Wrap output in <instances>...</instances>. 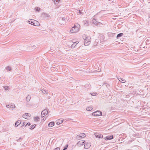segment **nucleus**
I'll use <instances>...</instances> for the list:
<instances>
[{
  "label": "nucleus",
  "instance_id": "23",
  "mask_svg": "<svg viewBox=\"0 0 150 150\" xmlns=\"http://www.w3.org/2000/svg\"><path fill=\"white\" fill-rule=\"evenodd\" d=\"M34 21L35 23V25H34L35 26H38L39 25V23L36 21L35 20Z\"/></svg>",
  "mask_w": 150,
  "mask_h": 150
},
{
  "label": "nucleus",
  "instance_id": "19",
  "mask_svg": "<svg viewBox=\"0 0 150 150\" xmlns=\"http://www.w3.org/2000/svg\"><path fill=\"white\" fill-rule=\"evenodd\" d=\"M90 41H88L86 39H85L84 40V44L88 45L90 44Z\"/></svg>",
  "mask_w": 150,
  "mask_h": 150
},
{
  "label": "nucleus",
  "instance_id": "29",
  "mask_svg": "<svg viewBox=\"0 0 150 150\" xmlns=\"http://www.w3.org/2000/svg\"><path fill=\"white\" fill-rule=\"evenodd\" d=\"M55 4H56L58 3L60 1V0H53Z\"/></svg>",
  "mask_w": 150,
  "mask_h": 150
},
{
  "label": "nucleus",
  "instance_id": "35",
  "mask_svg": "<svg viewBox=\"0 0 150 150\" xmlns=\"http://www.w3.org/2000/svg\"><path fill=\"white\" fill-rule=\"evenodd\" d=\"M35 9L36 11H40V8L38 7H36Z\"/></svg>",
  "mask_w": 150,
  "mask_h": 150
},
{
  "label": "nucleus",
  "instance_id": "44",
  "mask_svg": "<svg viewBox=\"0 0 150 150\" xmlns=\"http://www.w3.org/2000/svg\"><path fill=\"white\" fill-rule=\"evenodd\" d=\"M101 43V41L100 40H99V42L98 43V45H100V44Z\"/></svg>",
  "mask_w": 150,
  "mask_h": 150
},
{
  "label": "nucleus",
  "instance_id": "1",
  "mask_svg": "<svg viewBox=\"0 0 150 150\" xmlns=\"http://www.w3.org/2000/svg\"><path fill=\"white\" fill-rule=\"evenodd\" d=\"M80 25L78 23L74 24V26L73 27L70 31L72 33H74L78 32L80 28Z\"/></svg>",
  "mask_w": 150,
  "mask_h": 150
},
{
  "label": "nucleus",
  "instance_id": "30",
  "mask_svg": "<svg viewBox=\"0 0 150 150\" xmlns=\"http://www.w3.org/2000/svg\"><path fill=\"white\" fill-rule=\"evenodd\" d=\"M109 3L111 4L112 3H115L116 2V0H109Z\"/></svg>",
  "mask_w": 150,
  "mask_h": 150
},
{
  "label": "nucleus",
  "instance_id": "26",
  "mask_svg": "<svg viewBox=\"0 0 150 150\" xmlns=\"http://www.w3.org/2000/svg\"><path fill=\"white\" fill-rule=\"evenodd\" d=\"M76 42H75L74 43L71 45V48H73L75 47L76 44H77V43H76Z\"/></svg>",
  "mask_w": 150,
  "mask_h": 150
},
{
  "label": "nucleus",
  "instance_id": "24",
  "mask_svg": "<svg viewBox=\"0 0 150 150\" xmlns=\"http://www.w3.org/2000/svg\"><path fill=\"white\" fill-rule=\"evenodd\" d=\"M6 70L7 71H10L11 70V68L10 66H8L6 68Z\"/></svg>",
  "mask_w": 150,
  "mask_h": 150
},
{
  "label": "nucleus",
  "instance_id": "32",
  "mask_svg": "<svg viewBox=\"0 0 150 150\" xmlns=\"http://www.w3.org/2000/svg\"><path fill=\"white\" fill-rule=\"evenodd\" d=\"M91 95L93 96H96L98 95V93L96 92L91 93Z\"/></svg>",
  "mask_w": 150,
  "mask_h": 150
},
{
  "label": "nucleus",
  "instance_id": "38",
  "mask_svg": "<svg viewBox=\"0 0 150 150\" xmlns=\"http://www.w3.org/2000/svg\"><path fill=\"white\" fill-rule=\"evenodd\" d=\"M102 25V24L101 23L99 22H98L97 26L99 25V26H101V25Z\"/></svg>",
  "mask_w": 150,
  "mask_h": 150
},
{
  "label": "nucleus",
  "instance_id": "49",
  "mask_svg": "<svg viewBox=\"0 0 150 150\" xmlns=\"http://www.w3.org/2000/svg\"><path fill=\"white\" fill-rule=\"evenodd\" d=\"M109 86V85H106V86L107 87H108V86Z\"/></svg>",
  "mask_w": 150,
  "mask_h": 150
},
{
  "label": "nucleus",
  "instance_id": "3",
  "mask_svg": "<svg viewBox=\"0 0 150 150\" xmlns=\"http://www.w3.org/2000/svg\"><path fill=\"white\" fill-rule=\"evenodd\" d=\"M86 136V135L85 134L83 133H82L77 135L76 137V139L78 140H80L82 138L85 137Z\"/></svg>",
  "mask_w": 150,
  "mask_h": 150
},
{
  "label": "nucleus",
  "instance_id": "27",
  "mask_svg": "<svg viewBox=\"0 0 150 150\" xmlns=\"http://www.w3.org/2000/svg\"><path fill=\"white\" fill-rule=\"evenodd\" d=\"M32 105V104L31 103L28 102H27L26 103V106L27 107H29L30 106Z\"/></svg>",
  "mask_w": 150,
  "mask_h": 150
},
{
  "label": "nucleus",
  "instance_id": "25",
  "mask_svg": "<svg viewBox=\"0 0 150 150\" xmlns=\"http://www.w3.org/2000/svg\"><path fill=\"white\" fill-rule=\"evenodd\" d=\"M36 126V125H32L30 127V129H31V130H32L33 129H34V128Z\"/></svg>",
  "mask_w": 150,
  "mask_h": 150
},
{
  "label": "nucleus",
  "instance_id": "36",
  "mask_svg": "<svg viewBox=\"0 0 150 150\" xmlns=\"http://www.w3.org/2000/svg\"><path fill=\"white\" fill-rule=\"evenodd\" d=\"M34 119L36 121H38L40 119V118L38 117L37 116L35 117Z\"/></svg>",
  "mask_w": 150,
  "mask_h": 150
},
{
  "label": "nucleus",
  "instance_id": "46",
  "mask_svg": "<svg viewBox=\"0 0 150 150\" xmlns=\"http://www.w3.org/2000/svg\"><path fill=\"white\" fill-rule=\"evenodd\" d=\"M45 119H46V118L45 117H44L43 119V120H45Z\"/></svg>",
  "mask_w": 150,
  "mask_h": 150
},
{
  "label": "nucleus",
  "instance_id": "47",
  "mask_svg": "<svg viewBox=\"0 0 150 150\" xmlns=\"http://www.w3.org/2000/svg\"><path fill=\"white\" fill-rule=\"evenodd\" d=\"M109 86V85H106V86L107 87H108V86Z\"/></svg>",
  "mask_w": 150,
  "mask_h": 150
},
{
  "label": "nucleus",
  "instance_id": "21",
  "mask_svg": "<svg viewBox=\"0 0 150 150\" xmlns=\"http://www.w3.org/2000/svg\"><path fill=\"white\" fill-rule=\"evenodd\" d=\"M31 98V97L29 95L26 98V100L27 102H29Z\"/></svg>",
  "mask_w": 150,
  "mask_h": 150
},
{
  "label": "nucleus",
  "instance_id": "7",
  "mask_svg": "<svg viewBox=\"0 0 150 150\" xmlns=\"http://www.w3.org/2000/svg\"><path fill=\"white\" fill-rule=\"evenodd\" d=\"M48 113V111L47 110L44 109L41 112V115H42V117L46 115Z\"/></svg>",
  "mask_w": 150,
  "mask_h": 150
},
{
  "label": "nucleus",
  "instance_id": "10",
  "mask_svg": "<svg viewBox=\"0 0 150 150\" xmlns=\"http://www.w3.org/2000/svg\"><path fill=\"white\" fill-rule=\"evenodd\" d=\"M95 135L96 137H98L99 138H102L103 137V135L98 133H95Z\"/></svg>",
  "mask_w": 150,
  "mask_h": 150
},
{
  "label": "nucleus",
  "instance_id": "6",
  "mask_svg": "<svg viewBox=\"0 0 150 150\" xmlns=\"http://www.w3.org/2000/svg\"><path fill=\"white\" fill-rule=\"evenodd\" d=\"M31 116V115L30 114L28 113H26L23 115V117L26 119H28Z\"/></svg>",
  "mask_w": 150,
  "mask_h": 150
},
{
  "label": "nucleus",
  "instance_id": "11",
  "mask_svg": "<svg viewBox=\"0 0 150 150\" xmlns=\"http://www.w3.org/2000/svg\"><path fill=\"white\" fill-rule=\"evenodd\" d=\"M21 120H17L15 123V127H17L18 126L21 124Z\"/></svg>",
  "mask_w": 150,
  "mask_h": 150
},
{
  "label": "nucleus",
  "instance_id": "40",
  "mask_svg": "<svg viewBox=\"0 0 150 150\" xmlns=\"http://www.w3.org/2000/svg\"><path fill=\"white\" fill-rule=\"evenodd\" d=\"M25 123L24 122H23V123H22V125L21 127V128L23 127V126L25 125Z\"/></svg>",
  "mask_w": 150,
  "mask_h": 150
},
{
  "label": "nucleus",
  "instance_id": "17",
  "mask_svg": "<svg viewBox=\"0 0 150 150\" xmlns=\"http://www.w3.org/2000/svg\"><path fill=\"white\" fill-rule=\"evenodd\" d=\"M99 39H97L96 40L94 44V46H97L98 45V43L99 42Z\"/></svg>",
  "mask_w": 150,
  "mask_h": 150
},
{
  "label": "nucleus",
  "instance_id": "4",
  "mask_svg": "<svg viewBox=\"0 0 150 150\" xmlns=\"http://www.w3.org/2000/svg\"><path fill=\"white\" fill-rule=\"evenodd\" d=\"M92 115L96 116H100L102 115V112L99 111H96L92 113Z\"/></svg>",
  "mask_w": 150,
  "mask_h": 150
},
{
  "label": "nucleus",
  "instance_id": "2",
  "mask_svg": "<svg viewBox=\"0 0 150 150\" xmlns=\"http://www.w3.org/2000/svg\"><path fill=\"white\" fill-rule=\"evenodd\" d=\"M66 18L64 17H60L58 19V21L59 23L62 25L65 24Z\"/></svg>",
  "mask_w": 150,
  "mask_h": 150
},
{
  "label": "nucleus",
  "instance_id": "22",
  "mask_svg": "<svg viewBox=\"0 0 150 150\" xmlns=\"http://www.w3.org/2000/svg\"><path fill=\"white\" fill-rule=\"evenodd\" d=\"M42 16L45 18H48L50 16V15H49L48 14L46 13H44L43 14Z\"/></svg>",
  "mask_w": 150,
  "mask_h": 150
},
{
  "label": "nucleus",
  "instance_id": "34",
  "mask_svg": "<svg viewBox=\"0 0 150 150\" xmlns=\"http://www.w3.org/2000/svg\"><path fill=\"white\" fill-rule=\"evenodd\" d=\"M68 144H67L64 147V148H63V150H66L67 149V148L68 147Z\"/></svg>",
  "mask_w": 150,
  "mask_h": 150
},
{
  "label": "nucleus",
  "instance_id": "43",
  "mask_svg": "<svg viewBox=\"0 0 150 150\" xmlns=\"http://www.w3.org/2000/svg\"><path fill=\"white\" fill-rule=\"evenodd\" d=\"M22 139V138H21V137H20L19 138V139H17V141H18L19 140H21Z\"/></svg>",
  "mask_w": 150,
  "mask_h": 150
},
{
  "label": "nucleus",
  "instance_id": "5",
  "mask_svg": "<svg viewBox=\"0 0 150 150\" xmlns=\"http://www.w3.org/2000/svg\"><path fill=\"white\" fill-rule=\"evenodd\" d=\"M98 22L96 19L93 18L92 20V23L93 24V26H97Z\"/></svg>",
  "mask_w": 150,
  "mask_h": 150
},
{
  "label": "nucleus",
  "instance_id": "14",
  "mask_svg": "<svg viewBox=\"0 0 150 150\" xmlns=\"http://www.w3.org/2000/svg\"><path fill=\"white\" fill-rule=\"evenodd\" d=\"M84 142H85V141H79L77 144V145L79 146H81L83 145Z\"/></svg>",
  "mask_w": 150,
  "mask_h": 150
},
{
  "label": "nucleus",
  "instance_id": "13",
  "mask_svg": "<svg viewBox=\"0 0 150 150\" xmlns=\"http://www.w3.org/2000/svg\"><path fill=\"white\" fill-rule=\"evenodd\" d=\"M15 107L14 104H8L6 105V107L8 108H14Z\"/></svg>",
  "mask_w": 150,
  "mask_h": 150
},
{
  "label": "nucleus",
  "instance_id": "39",
  "mask_svg": "<svg viewBox=\"0 0 150 150\" xmlns=\"http://www.w3.org/2000/svg\"><path fill=\"white\" fill-rule=\"evenodd\" d=\"M85 39H86L88 41H89L90 39V38L89 37H87Z\"/></svg>",
  "mask_w": 150,
  "mask_h": 150
},
{
  "label": "nucleus",
  "instance_id": "8",
  "mask_svg": "<svg viewBox=\"0 0 150 150\" xmlns=\"http://www.w3.org/2000/svg\"><path fill=\"white\" fill-rule=\"evenodd\" d=\"M91 143L89 142H87L84 144V148L85 149H88L91 146Z\"/></svg>",
  "mask_w": 150,
  "mask_h": 150
},
{
  "label": "nucleus",
  "instance_id": "37",
  "mask_svg": "<svg viewBox=\"0 0 150 150\" xmlns=\"http://www.w3.org/2000/svg\"><path fill=\"white\" fill-rule=\"evenodd\" d=\"M120 79L122 81L121 82L122 83H124L125 82H126V81L125 80V79H121V78H120Z\"/></svg>",
  "mask_w": 150,
  "mask_h": 150
},
{
  "label": "nucleus",
  "instance_id": "18",
  "mask_svg": "<svg viewBox=\"0 0 150 150\" xmlns=\"http://www.w3.org/2000/svg\"><path fill=\"white\" fill-rule=\"evenodd\" d=\"M54 125V122H50L48 125V126L50 127H51L53 126Z\"/></svg>",
  "mask_w": 150,
  "mask_h": 150
},
{
  "label": "nucleus",
  "instance_id": "33",
  "mask_svg": "<svg viewBox=\"0 0 150 150\" xmlns=\"http://www.w3.org/2000/svg\"><path fill=\"white\" fill-rule=\"evenodd\" d=\"M4 89L5 90H8L9 89V87L8 86H4Z\"/></svg>",
  "mask_w": 150,
  "mask_h": 150
},
{
  "label": "nucleus",
  "instance_id": "15",
  "mask_svg": "<svg viewBox=\"0 0 150 150\" xmlns=\"http://www.w3.org/2000/svg\"><path fill=\"white\" fill-rule=\"evenodd\" d=\"M34 21V20H28V22L29 24L33 25H35V23Z\"/></svg>",
  "mask_w": 150,
  "mask_h": 150
},
{
  "label": "nucleus",
  "instance_id": "31",
  "mask_svg": "<svg viewBox=\"0 0 150 150\" xmlns=\"http://www.w3.org/2000/svg\"><path fill=\"white\" fill-rule=\"evenodd\" d=\"M108 34L109 36L113 37L115 35V33H108Z\"/></svg>",
  "mask_w": 150,
  "mask_h": 150
},
{
  "label": "nucleus",
  "instance_id": "28",
  "mask_svg": "<svg viewBox=\"0 0 150 150\" xmlns=\"http://www.w3.org/2000/svg\"><path fill=\"white\" fill-rule=\"evenodd\" d=\"M42 93L44 94H48V92L47 91L45 90H42Z\"/></svg>",
  "mask_w": 150,
  "mask_h": 150
},
{
  "label": "nucleus",
  "instance_id": "42",
  "mask_svg": "<svg viewBox=\"0 0 150 150\" xmlns=\"http://www.w3.org/2000/svg\"><path fill=\"white\" fill-rule=\"evenodd\" d=\"M28 125V126H30L31 125V123L30 122H28L25 125V126H26L27 125Z\"/></svg>",
  "mask_w": 150,
  "mask_h": 150
},
{
  "label": "nucleus",
  "instance_id": "41",
  "mask_svg": "<svg viewBox=\"0 0 150 150\" xmlns=\"http://www.w3.org/2000/svg\"><path fill=\"white\" fill-rule=\"evenodd\" d=\"M54 150H60V149L59 147H57Z\"/></svg>",
  "mask_w": 150,
  "mask_h": 150
},
{
  "label": "nucleus",
  "instance_id": "16",
  "mask_svg": "<svg viewBox=\"0 0 150 150\" xmlns=\"http://www.w3.org/2000/svg\"><path fill=\"white\" fill-rule=\"evenodd\" d=\"M123 35V34L122 33H120L117 35L116 38L117 39H119L120 37H122Z\"/></svg>",
  "mask_w": 150,
  "mask_h": 150
},
{
  "label": "nucleus",
  "instance_id": "48",
  "mask_svg": "<svg viewBox=\"0 0 150 150\" xmlns=\"http://www.w3.org/2000/svg\"><path fill=\"white\" fill-rule=\"evenodd\" d=\"M109 86V85H106V86L107 87H108V86Z\"/></svg>",
  "mask_w": 150,
  "mask_h": 150
},
{
  "label": "nucleus",
  "instance_id": "9",
  "mask_svg": "<svg viewBox=\"0 0 150 150\" xmlns=\"http://www.w3.org/2000/svg\"><path fill=\"white\" fill-rule=\"evenodd\" d=\"M113 138V135H111L110 136H108L106 137L105 138V139L106 140H110Z\"/></svg>",
  "mask_w": 150,
  "mask_h": 150
},
{
  "label": "nucleus",
  "instance_id": "20",
  "mask_svg": "<svg viewBox=\"0 0 150 150\" xmlns=\"http://www.w3.org/2000/svg\"><path fill=\"white\" fill-rule=\"evenodd\" d=\"M93 109L92 107L91 106H89L87 107L86 109L88 111H91Z\"/></svg>",
  "mask_w": 150,
  "mask_h": 150
},
{
  "label": "nucleus",
  "instance_id": "12",
  "mask_svg": "<svg viewBox=\"0 0 150 150\" xmlns=\"http://www.w3.org/2000/svg\"><path fill=\"white\" fill-rule=\"evenodd\" d=\"M64 121V120L62 119H59L56 121V123L57 125H59L62 123Z\"/></svg>",
  "mask_w": 150,
  "mask_h": 150
},
{
  "label": "nucleus",
  "instance_id": "45",
  "mask_svg": "<svg viewBox=\"0 0 150 150\" xmlns=\"http://www.w3.org/2000/svg\"><path fill=\"white\" fill-rule=\"evenodd\" d=\"M78 11H79V14H81L82 13V12L81 11H80V10H78Z\"/></svg>",
  "mask_w": 150,
  "mask_h": 150
}]
</instances>
